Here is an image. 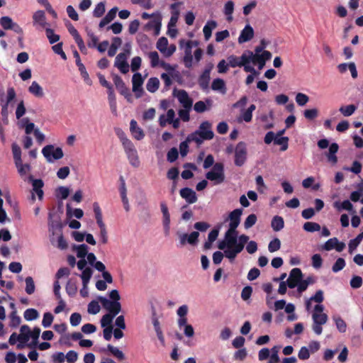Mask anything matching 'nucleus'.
<instances>
[{
    "instance_id": "nucleus-41",
    "label": "nucleus",
    "mask_w": 363,
    "mask_h": 363,
    "mask_svg": "<svg viewBox=\"0 0 363 363\" xmlns=\"http://www.w3.org/2000/svg\"><path fill=\"white\" fill-rule=\"evenodd\" d=\"M107 350L109 351L118 360H123L125 359V354L123 352L118 348L113 347L110 344L107 345Z\"/></svg>"
},
{
    "instance_id": "nucleus-57",
    "label": "nucleus",
    "mask_w": 363,
    "mask_h": 363,
    "mask_svg": "<svg viewBox=\"0 0 363 363\" xmlns=\"http://www.w3.org/2000/svg\"><path fill=\"white\" fill-rule=\"evenodd\" d=\"M281 247V242L279 238H274L270 241L268 245V250L270 252H274Z\"/></svg>"
},
{
    "instance_id": "nucleus-47",
    "label": "nucleus",
    "mask_w": 363,
    "mask_h": 363,
    "mask_svg": "<svg viewBox=\"0 0 363 363\" xmlns=\"http://www.w3.org/2000/svg\"><path fill=\"white\" fill-rule=\"evenodd\" d=\"M333 320L335 323L337 330L340 333H345L347 329V324L345 320L340 316H333Z\"/></svg>"
},
{
    "instance_id": "nucleus-52",
    "label": "nucleus",
    "mask_w": 363,
    "mask_h": 363,
    "mask_svg": "<svg viewBox=\"0 0 363 363\" xmlns=\"http://www.w3.org/2000/svg\"><path fill=\"white\" fill-rule=\"evenodd\" d=\"M168 45V40L165 37H161L157 42L156 47L162 52L164 53Z\"/></svg>"
},
{
    "instance_id": "nucleus-39",
    "label": "nucleus",
    "mask_w": 363,
    "mask_h": 363,
    "mask_svg": "<svg viewBox=\"0 0 363 363\" xmlns=\"http://www.w3.org/2000/svg\"><path fill=\"white\" fill-rule=\"evenodd\" d=\"M73 249L77 252L79 258H84L88 253L89 247L85 244L74 245Z\"/></svg>"
},
{
    "instance_id": "nucleus-56",
    "label": "nucleus",
    "mask_w": 363,
    "mask_h": 363,
    "mask_svg": "<svg viewBox=\"0 0 363 363\" xmlns=\"http://www.w3.org/2000/svg\"><path fill=\"white\" fill-rule=\"evenodd\" d=\"M257 216L254 213L249 215L245 220L244 227L245 229H249L252 227L257 222Z\"/></svg>"
},
{
    "instance_id": "nucleus-46",
    "label": "nucleus",
    "mask_w": 363,
    "mask_h": 363,
    "mask_svg": "<svg viewBox=\"0 0 363 363\" xmlns=\"http://www.w3.org/2000/svg\"><path fill=\"white\" fill-rule=\"evenodd\" d=\"M274 143L277 145H281L280 150L281 151H285L288 149V147H289V138L288 137H280V138L276 137Z\"/></svg>"
},
{
    "instance_id": "nucleus-9",
    "label": "nucleus",
    "mask_w": 363,
    "mask_h": 363,
    "mask_svg": "<svg viewBox=\"0 0 363 363\" xmlns=\"http://www.w3.org/2000/svg\"><path fill=\"white\" fill-rule=\"evenodd\" d=\"M54 215L53 213H49L48 214V230L52 235L62 232L63 228V225L59 217L56 219H52Z\"/></svg>"
},
{
    "instance_id": "nucleus-45",
    "label": "nucleus",
    "mask_w": 363,
    "mask_h": 363,
    "mask_svg": "<svg viewBox=\"0 0 363 363\" xmlns=\"http://www.w3.org/2000/svg\"><path fill=\"white\" fill-rule=\"evenodd\" d=\"M38 315L39 313L38 311L34 308L26 309L23 314L24 318L28 321L37 319Z\"/></svg>"
},
{
    "instance_id": "nucleus-38",
    "label": "nucleus",
    "mask_w": 363,
    "mask_h": 363,
    "mask_svg": "<svg viewBox=\"0 0 363 363\" xmlns=\"http://www.w3.org/2000/svg\"><path fill=\"white\" fill-rule=\"evenodd\" d=\"M363 239V232L359 234L355 238L350 240L348 247L349 252L352 254L353 251L357 247Z\"/></svg>"
},
{
    "instance_id": "nucleus-60",
    "label": "nucleus",
    "mask_w": 363,
    "mask_h": 363,
    "mask_svg": "<svg viewBox=\"0 0 363 363\" xmlns=\"http://www.w3.org/2000/svg\"><path fill=\"white\" fill-rule=\"evenodd\" d=\"M121 140L122 142L125 153L135 150L134 145L127 137L121 138Z\"/></svg>"
},
{
    "instance_id": "nucleus-53",
    "label": "nucleus",
    "mask_w": 363,
    "mask_h": 363,
    "mask_svg": "<svg viewBox=\"0 0 363 363\" xmlns=\"http://www.w3.org/2000/svg\"><path fill=\"white\" fill-rule=\"evenodd\" d=\"M105 12V4L99 2L95 7L93 11V16L96 18L101 17Z\"/></svg>"
},
{
    "instance_id": "nucleus-28",
    "label": "nucleus",
    "mask_w": 363,
    "mask_h": 363,
    "mask_svg": "<svg viewBox=\"0 0 363 363\" xmlns=\"http://www.w3.org/2000/svg\"><path fill=\"white\" fill-rule=\"evenodd\" d=\"M191 45L192 42L191 40H189L186 43V48L185 50V55L184 57V62L185 65V67L187 68H190L192 66V60H193V56L191 55Z\"/></svg>"
},
{
    "instance_id": "nucleus-50",
    "label": "nucleus",
    "mask_w": 363,
    "mask_h": 363,
    "mask_svg": "<svg viewBox=\"0 0 363 363\" xmlns=\"http://www.w3.org/2000/svg\"><path fill=\"white\" fill-rule=\"evenodd\" d=\"M46 36L50 44H53L60 40V35L55 34L54 30L50 28H45Z\"/></svg>"
},
{
    "instance_id": "nucleus-2",
    "label": "nucleus",
    "mask_w": 363,
    "mask_h": 363,
    "mask_svg": "<svg viewBox=\"0 0 363 363\" xmlns=\"http://www.w3.org/2000/svg\"><path fill=\"white\" fill-rule=\"evenodd\" d=\"M206 178L216 184H221L225 180L224 165L221 162H216L211 171L206 174Z\"/></svg>"
},
{
    "instance_id": "nucleus-61",
    "label": "nucleus",
    "mask_w": 363,
    "mask_h": 363,
    "mask_svg": "<svg viewBox=\"0 0 363 363\" xmlns=\"http://www.w3.org/2000/svg\"><path fill=\"white\" fill-rule=\"evenodd\" d=\"M279 346H274L272 350V354L270 356V359L268 362L269 363H278L279 362V357L278 355L279 351Z\"/></svg>"
},
{
    "instance_id": "nucleus-32",
    "label": "nucleus",
    "mask_w": 363,
    "mask_h": 363,
    "mask_svg": "<svg viewBox=\"0 0 363 363\" xmlns=\"http://www.w3.org/2000/svg\"><path fill=\"white\" fill-rule=\"evenodd\" d=\"M211 89L213 91H218L222 94H225L226 87L224 80L220 78L215 79L211 84Z\"/></svg>"
},
{
    "instance_id": "nucleus-4",
    "label": "nucleus",
    "mask_w": 363,
    "mask_h": 363,
    "mask_svg": "<svg viewBox=\"0 0 363 363\" xmlns=\"http://www.w3.org/2000/svg\"><path fill=\"white\" fill-rule=\"evenodd\" d=\"M43 156L48 162H52L53 160H57L63 157L64 153L61 147H56L52 145H48L42 150Z\"/></svg>"
},
{
    "instance_id": "nucleus-6",
    "label": "nucleus",
    "mask_w": 363,
    "mask_h": 363,
    "mask_svg": "<svg viewBox=\"0 0 363 363\" xmlns=\"http://www.w3.org/2000/svg\"><path fill=\"white\" fill-rule=\"evenodd\" d=\"M28 182L32 184L33 186V192L31 199L34 201L35 200V196L34 193H35L38 196V198L40 201L43 199L44 191L43 188L44 186V182L41 179H34L32 175H30L28 177Z\"/></svg>"
},
{
    "instance_id": "nucleus-35",
    "label": "nucleus",
    "mask_w": 363,
    "mask_h": 363,
    "mask_svg": "<svg viewBox=\"0 0 363 363\" xmlns=\"http://www.w3.org/2000/svg\"><path fill=\"white\" fill-rule=\"evenodd\" d=\"M160 86V81L157 77H151L148 79L146 89L150 93H155Z\"/></svg>"
},
{
    "instance_id": "nucleus-1",
    "label": "nucleus",
    "mask_w": 363,
    "mask_h": 363,
    "mask_svg": "<svg viewBox=\"0 0 363 363\" xmlns=\"http://www.w3.org/2000/svg\"><path fill=\"white\" fill-rule=\"evenodd\" d=\"M214 137L212 130V125L209 121L202 122L199 129L188 136V140L194 141L197 145H201L204 140H210Z\"/></svg>"
},
{
    "instance_id": "nucleus-3",
    "label": "nucleus",
    "mask_w": 363,
    "mask_h": 363,
    "mask_svg": "<svg viewBox=\"0 0 363 363\" xmlns=\"http://www.w3.org/2000/svg\"><path fill=\"white\" fill-rule=\"evenodd\" d=\"M238 235L237 229L228 228L225 233L224 239L218 242V249L225 250L228 248H232L233 245L238 242Z\"/></svg>"
},
{
    "instance_id": "nucleus-44",
    "label": "nucleus",
    "mask_w": 363,
    "mask_h": 363,
    "mask_svg": "<svg viewBox=\"0 0 363 363\" xmlns=\"http://www.w3.org/2000/svg\"><path fill=\"white\" fill-rule=\"evenodd\" d=\"M92 274H93V271L90 267H86L83 270V272L81 274V278L82 280L83 285H84V286L88 285L91 278Z\"/></svg>"
},
{
    "instance_id": "nucleus-25",
    "label": "nucleus",
    "mask_w": 363,
    "mask_h": 363,
    "mask_svg": "<svg viewBox=\"0 0 363 363\" xmlns=\"http://www.w3.org/2000/svg\"><path fill=\"white\" fill-rule=\"evenodd\" d=\"M28 91L37 98H42L44 96V92L42 86L35 81H33L31 83V85L28 87Z\"/></svg>"
},
{
    "instance_id": "nucleus-22",
    "label": "nucleus",
    "mask_w": 363,
    "mask_h": 363,
    "mask_svg": "<svg viewBox=\"0 0 363 363\" xmlns=\"http://www.w3.org/2000/svg\"><path fill=\"white\" fill-rule=\"evenodd\" d=\"M339 145L336 143H333L329 146V151L326 154V157L328 160L331 162L333 164H335L337 162V157L336 153L338 152Z\"/></svg>"
},
{
    "instance_id": "nucleus-51",
    "label": "nucleus",
    "mask_w": 363,
    "mask_h": 363,
    "mask_svg": "<svg viewBox=\"0 0 363 363\" xmlns=\"http://www.w3.org/2000/svg\"><path fill=\"white\" fill-rule=\"evenodd\" d=\"M26 281V292L30 295L35 291V284L31 277H27L25 279Z\"/></svg>"
},
{
    "instance_id": "nucleus-20",
    "label": "nucleus",
    "mask_w": 363,
    "mask_h": 363,
    "mask_svg": "<svg viewBox=\"0 0 363 363\" xmlns=\"http://www.w3.org/2000/svg\"><path fill=\"white\" fill-rule=\"evenodd\" d=\"M113 80L116 89L121 95L124 96L125 98H128L130 96L129 89L125 86L121 77L118 75H115L113 78Z\"/></svg>"
},
{
    "instance_id": "nucleus-59",
    "label": "nucleus",
    "mask_w": 363,
    "mask_h": 363,
    "mask_svg": "<svg viewBox=\"0 0 363 363\" xmlns=\"http://www.w3.org/2000/svg\"><path fill=\"white\" fill-rule=\"evenodd\" d=\"M309 101V97L303 93H298L296 96V101L300 106H305Z\"/></svg>"
},
{
    "instance_id": "nucleus-17",
    "label": "nucleus",
    "mask_w": 363,
    "mask_h": 363,
    "mask_svg": "<svg viewBox=\"0 0 363 363\" xmlns=\"http://www.w3.org/2000/svg\"><path fill=\"white\" fill-rule=\"evenodd\" d=\"M115 66L117 67L123 74L129 71V65L126 61V55L123 52L119 53L115 60Z\"/></svg>"
},
{
    "instance_id": "nucleus-23",
    "label": "nucleus",
    "mask_w": 363,
    "mask_h": 363,
    "mask_svg": "<svg viewBox=\"0 0 363 363\" xmlns=\"http://www.w3.org/2000/svg\"><path fill=\"white\" fill-rule=\"evenodd\" d=\"M117 11V7L112 8L100 21L99 25V28H101L112 21L116 18Z\"/></svg>"
},
{
    "instance_id": "nucleus-62",
    "label": "nucleus",
    "mask_w": 363,
    "mask_h": 363,
    "mask_svg": "<svg viewBox=\"0 0 363 363\" xmlns=\"http://www.w3.org/2000/svg\"><path fill=\"white\" fill-rule=\"evenodd\" d=\"M148 57L150 60L151 67H155L160 63L159 55L156 51L150 52Z\"/></svg>"
},
{
    "instance_id": "nucleus-29",
    "label": "nucleus",
    "mask_w": 363,
    "mask_h": 363,
    "mask_svg": "<svg viewBox=\"0 0 363 363\" xmlns=\"http://www.w3.org/2000/svg\"><path fill=\"white\" fill-rule=\"evenodd\" d=\"M33 19L34 23H38L43 28H45L48 25L45 12L42 10H38L34 13Z\"/></svg>"
},
{
    "instance_id": "nucleus-55",
    "label": "nucleus",
    "mask_w": 363,
    "mask_h": 363,
    "mask_svg": "<svg viewBox=\"0 0 363 363\" xmlns=\"http://www.w3.org/2000/svg\"><path fill=\"white\" fill-rule=\"evenodd\" d=\"M345 267V261L343 258L339 257L332 267L333 272L337 273Z\"/></svg>"
},
{
    "instance_id": "nucleus-42",
    "label": "nucleus",
    "mask_w": 363,
    "mask_h": 363,
    "mask_svg": "<svg viewBox=\"0 0 363 363\" xmlns=\"http://www.w3.org/2000/svg\"><path fill=\"white\" fill-rule=\"evenodd\" d=\"M12 152L15 164H18V163L21 162V150L16 143L12 144Z\"/></svg>"
},
{
    "instance_id": "nucleus-24",
    "label": "nucleus",
    "mask_w": 363,
    "mask_h": 363,
    "mask_svg": "<svg viewBox=\"0 0 363 363\" xmlns=\"http://www.w3.org/2000/svg\"><path fill=\"white\" fill-rule=\"evenodd\" d=\"M162 21V16L160 14H157L156 17L151 21L148 22L145 27L148 28H153L155 29V35H158L160 34V28H161V23Z\"/></svg>"
},
{
    "instance_id": "nucleus-12",
    "label": "nucleus",
    "mask_w": 363,
    "mask_h": 363,
    "mask_svg": "<svg viewBox=\"0 0 363 363\" xmlns=\"http://www.w3.org/2000/svg\"><path fill=\"white\" fill-rule=\"evenodd\" d=\"M324 306L321 304H317L314 308V312L312 315L313 321L319 325H324L328 321V315L326 313H323Z\"/></svg>"
},
{
    "instance_id": "nucleus-43",
    "label": "nucleus",
    "mask_w": 363,
    "mask_h": 363,
    "mask_svg": "<svg viewBox=\"0 0 363 363\" xmlns=\"http://www.w3.org/2000/svg\"><path fill=\"white\" fill-rule=\"evenodd\" d=\"M303 228L305 231L309 233H313L315 231H319L320 230V225L314 222H306L303 224Z\"/></svg>"
},
{
    "instance_id": "nucleus-58",
    "label": "nucleus",
    "mask_w": 363,
    "mask_h": 363,
    "mask_svg": "<svg viewBox=\"0 0 363 363\" xmlns=\"http://www.w3.org/2000/svg\"><path fill=\"white\" fill-rule=\"evenodd\" d=\"M304 117L310 121L316 118L318 116V111L317 108L306 109L303 112Z\"/></svg>"
},
{
    "instance_id": "nucleus-15",
    "label": "nucleus",
    "mask_w": 363,
    "mask_h": 363,
    "mask_svg": "<svg viewBox=\"0 0 363 363\" xmlns=\"http://www.w3.org/2000/svg\"><path fill=\"white\" fill-rule=\"evenodd\" d=\"M161 211L162 213L163 220L162 223L164 226V233L166 235H169L170 229V214L167 204L164 202L160 203Z\"/></svg>"
},
{
    "instance_id": "nucleus-31",
    "label": "nucleus",
    "mask_w": 363,
    "mask_h": 363,
    "mask_svg": "<svg viewBox=\"0 0 363 363\" xmlns=\"http://www.w3.org/2000/svg\"><path fill=\"white\" fill-rule=\"evenodd\" d=\"M21 333L18 335V341L26 343L30 339V328L27 325H23L20 329Z\"/></svg>"
},
{
    "instance_id": "nucleus-40",
    "label": "nucleus",
    "mask_w": 363,
    "mask_h": 363,
    "mask_svg": "<svg viewBox=\"0 0 363 363\" xmlns=\"http://www.w3.org/2000/svg\"><path fill=\"white\" fill-rule=\"evenodd\" d=\"M126 155L131 165H133L135 167L139 166L140 161L136 150L128 152H126Z\"/></svg>"
},
{
    "instance_id": "nucleus-7",
    "label": "nucleus",
    "mask_w": 363,
    "mask_h": 363,
    "mask_svg": "<svg viewBox=\"0 0 363 363\" xmlns=\"http://www.w3.org/2000/svg\"><path fill=\"white\" fill-rule=\"evenodd\" d=\"M99 300L103 307L108 311V314L116 316L121 311V304L119 301H111L105 297L100 296Z\"/></svg>"
},
{
    "instance_id": "nucleus-8",
    "label": "nucleus",
    "mask_w": 363,
    "mask_h": 363,
    "mask_svg": "<svg viewBox=\"0 0 363 363\" xmlns=\"http://www.w3.org/2000/svg\"><path fill=\"white\" fill-rule=\"evenodd\" d=\"M173 94L176 96L179 101V103L183 106V107L186 109H191L193 104L192 99L189 96L188 93L184 90L180 89L177 90L174 89L173 91Z\"/></svg>"
},
{
    "instance_id": "nucleus-49",
    "label": "nucleus",
    "mask_w": 363,
    "mask_h": 363,
    "mask_svg": "<svg viewBox=\"0 0 363 363\" xmlns=\"http://www.w3.org/2000/svg\"><path fill=\"white\" fill-rule=\"evenodd\" d=\"M40 329L38 327H35L33 328V331H30V337L33 340V342L29 344L28 346L29 347H35L38 342V339L40 334Z\"/></svg>"
},
{
    "instance_id": "nucleus-27",
    "label": "nucleus",
    "mask_w": 363,
    "mask_h": 363,
    "mask_svg": "<svg viewBox=\"0 0 363 363\" xmlns=\"http://www.w3.org/2000/svg\"><path fill=\"white\" fill-rule=\"evenodd\" d=\"M210 79L211 77L208 72L203 71L198 79L199 85L202 90L205 91L208 89Z\"/></svg>"
},
{
    "instance_id": "nucleus-19",
    "label": "nucleus",
    "mask_w": 363,
    "mask_h": 363,
    "mask_svg": "<svg viewBox=\"0 0 363 363\" xmlns=\"http://www.w3.org/2000/svg\"><path fill=\"white\" fill-rule=\"evenodd\" d=\"M180 196L182 199L188 203H194L197 201V196L196 192L189 187H184L180 190Z\"/></svg>"
},
{
    "instance_id": "nucleus-30",
    "label": "nucleus",
    "mask_w": 363,
    "mask_h": 363,
    "mask_svg": "<svg viewBox=\"0 0 363 363\" xmlns=\"http://www.w3.org/2000/svg\"><path fill=\"white\" fill-rule=\"evenodd\" d=\"M217 27V23L215 21H208L203 28V32L206 40H208L212 35V30Z\"/></svg>"
},
{
    "instance_id": "nucleus-11",
    "label": "nucleus",
    "mask_w": 363,
    "mask_h": 363,
    "mask_svg": "<svg viewBox=\"0 0 363 363\" xmlns=\"http://www.w3.org/2000/svg\"><path fill=\"white\" fill-rule=\"evenodd\" d=\"M303 279V273L299 268H294L289 273V277L287 281V285L290 289L295 288L300 281Z\"/></svg>"
},
{
    "instance_id": "nucleus-54",
    "label": "nucleus",
    "mask_w": 363,
    "mask_h": 363,
    "mask_svg": "<svg viewBox=\"0 0 363 363\" xmlns=\"http://www.w3.org/2000/svg\"><path fill=\"white\" fill-rule=\"evenodd\" d=\"M179 171L177 167H172L167 172V177L168 179L172 181H178Z\"/></svg>"
},
{
    "instance_id": "nucleus-21",
    "label": "nucleus",
    "mask_w": 363,
    "mask_h": 363,
    "mask_svg": "<svg viewBox=\"0 0 363 363\" xmlns=\"http://www.w3.org/2000/svg\"><path fill=\"white\" fill-rule=\"evenodd\" d=\"M130 130L133 138L138 140H142L145 137V134L142 128H140L134 119L130 123Z\"/></svg>"
},
{
    "instance_id": "nucleus-26",
    "label": "nucleus",
    "mask_w": 363,
    "mask_h": 363,
    "mask_svg": "<svg viewBox=\"0 0 363 363\" xmlns=\"http://www.w3.org/2000/svg\"><path fill=\"white\" fill-rule=\"evenodd\" d=\"M93 207L96 223L100 230L106 229V225L102 220V213L99 205L98 204V203L95 202L93 204Z\"/></svg>"
},
{
    "instance_id": "nucleus-64",
    "label": "nucleus",
    "mask_w": 363,
    "mask_h": 363,
    "mask_svg": "<svg viewBox=\"0 0 363 363\" xmlns=\"http://www.w3.org/2000/svg\"><path fill=\"white\" fill-rule=\"evenodd\" d=\"M179 153L178 150L176 147L171 148L167 155V160L169 162H174L178 158Z\"/></svg>"
},
{
    "instance_id": "nucleus-13",
    "label": "nucleus",
    "mask_w": 363,
    "mask_h": 363,
    "mask_svg": "<svg viewBox=\"0 0 363 363\" xmlns=\"http://www.w3.org/2000/svg\"><path fill=\"white\" fill-rule=\"evenodd\" d=\"M244 247V245L237 242L236 244L233 245L232 248H228L224 250L225 257L229 259L230 262H233L237 255L243 250Z\"/></svg>"
},
{
    "instance_id": "nucleus-48",
    "label": "nucleus",
    "mask_w": 363,
    "mask_h": 363,
    "mask_svg": "<svg viewBox=\"0 0 363 363\" xmlns=\"http://www.w3.org/2000/svg\"><path fill=\"white\" fill-rule=\"evenodd\" d=\"M14 23L9 16H2L0 18V24L4 30H11Z\"/></svg>"
},
{
    "instance_id": "nucleus-18",
    "label": "nucleus",
    "mask_w": 363,
    "mask_h": 363,
    "mask_svg": "<svg viewBox=\"0 0 363 363\" xmlns=\"http://www.w3.org/2000/svg\"><path fill=\"white\" fill-rule=\"evenodd\" d=\"M242 213V208H236L229 214V228L237 229L240 223V217Z\"/></svg>"
},
{
    "instance_id": "nucleus-5",
    "label": "nucleus",
    "mask_w": 363,
    "mask_h": 363,
    "mask_svg": "<svg viewBox=\"0 0 363 363\" xmlns=\"http://www.w3.org/2000/svg\"><path fill=\"white\" fill-rule=\"evenodd\" d=\"M247 150L245 142H239L235 148L234 163L237 167H242L247 160Z\"/></svg>"
},
{
    "instance_id": "nucleus-63",
    "label": "nucleus",
    "mask_w": 363,
    "mask_h": 363,
    "mask_svg": "<svg viewBox=\"0 0 363 363\" xmlns=\"http://www.w3.org/2000/svg\"><path fill=\"white\" fill-rule=\"evenodd\" d=\"M16 167L18 169V174L23 177L30 170V165L28 164H22L21 162L18 163V164H16Z\"/></svg>"
},
{
    "instance_id": "nucleus-33",
    "label": "nucleus",
    "mask_w": 363,
    "mask_h": 363,
    "mask_svg": "<svg viewBox=\"0 0 363 363\" xmlns=\"http://www.w3.org/2000/svg\"><path fill=\"white\" fill-rule=\"evenodd\" d=\"M152 320V324H153L155 330L157 333V336L159 340L162 343H164V335H163L162 329L160 328V324L159 320L157 318L155 314H153Z\"/></svg>"
},
{
    "instance_id": "nucleus-34",
    "label": "nucleus",
    "mask_w": 363,
    "mask_h": 363,
    "mask_svg": "<svg viewBox=\"0 0 363 363\" xmlns=\"http://www.w3.org/2000/svg\"><path fill=\"white\" fill-rule=\"evenodd\" d=\"M272 228L276 232L281 230L284 227V221L282 217L275 216L271 223Z\"/></svg>"
},
{
    "instance_id": "nucleus-36",
    "label": "nucleus",
    "mask_w": 363,
    "mask_h": 363,
    "mask_svg": "<svg viewBox=\"0 0 363 363\" xmlns=\"http://www.w3.org/2000/svg\"><path fill=\"white\" fill-rule=\"evenodd\" d=\"M65 290L67 294L72 297L76 295L77 292V286L75 281L69 279L66 284Z\"/></svg>"
},
{
    "instance_id": "nucleus-10",
    "label": "nucleus",
    "mask_w": 363,
    "mask_h": 363,
    "mask_svg": "<svg viewBox=\"0 0 363 363\" xmlns=\"http://www.w3.org/2000/svg\"><path fill=\"white\" fill-rule=\"evenodd\" d=\"M144 79L139 72H136L132 77L133 91L135 94L136 98H140L143 94V89L142 87Z\"/></svg>"
},
{
    "instance_id": "nucleus-14",
    "label": "nucleus",
    "mask_w": 363,
    "mask_h": 363,
    "mask_svg": "<svg viewBox=\"0 0 363 363\" xmlns=\"http://www.w3.org/2000/svg\"><path fill=\"white\" fill-rule=\"evenodd\" d=\"M244 247V245L237 242L236 244L233 245L232 248H228L224 250L225 257L229 259L230 262H233L237 255L243 250Z\"/></svg>"
},
{
    "instance_id": "nucleus-37",
    "label": "nucleus",
    "mask_w": 363,
    "mask_h": 363,
    "mask_svg": "<svg viewBox=\"0 0 363 363\" xmlns=\"http://www.w3.org/2000/svg\"><path fill=\"white\" fill-rule=\"evenodd\" d=\"M357 110V106L354 104H350L347 106H342L339 108V111L346 117L352 116Z\"/></svg>"
},
{
    "instance_id": "nucleus-16",
    "label": "nucleus",
    "mask_w": 363,
    "mask_h": 363,
    "mask_svg": "<svg viewBox=\"0 0 363 363\" xmlns=\"http://www.w3.org/2000/svg\"><path fill=\"white\" fill-rule=\"evenodd\" d=\"M254 34L255 33L252 27L249 24L246 25L240 32L238 37V43L241 44L250 41L253 38Z\"/></svg>"
}]
</instances>
